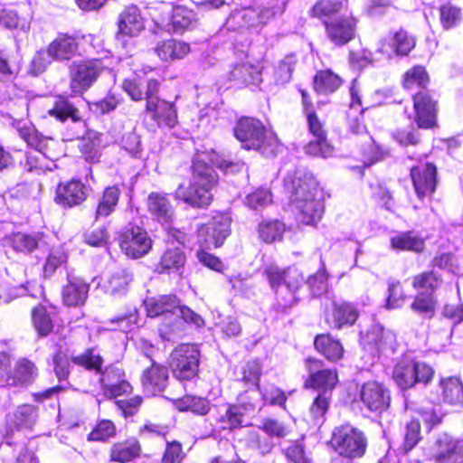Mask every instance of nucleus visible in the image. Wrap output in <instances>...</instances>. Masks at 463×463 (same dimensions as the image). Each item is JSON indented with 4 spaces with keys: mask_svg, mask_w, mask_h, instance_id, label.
<instances>
[{
    "mask_svg": "<svg viewBox=\"0 0 463 463\" xmlns=\"http://www.w3.org/2000/svg\"><path fill=\"white\" fill-rule=\"evenodd\" d=\"M217 184V175L207 165L202 155H198L193 165V175L188 186L180 184L174 193L177 200L194 208H204L211 204L213 190Z\"/></svg>",
    "mask_w": 463,
    "mask_h": 463,
    "instance_id": "obj_2",
    "label": "nucleus"
},
{
    "mask_svg": "<svg viewBox=\"0 0 463 463\" xmlns=\"http://www.w3.org/2000/svg\"><path fill=\"white\" fill-rule=\"evenodd\" d=\"M167 380V369L156 362L144 370L141 376L143 390L148 395L160 394L165 390Z\"/></svg>",
    "mask_w": 463,
    "mask_h": 463,
    "instance_id": "obj_24",
    "label": "nucleus"
},
{
    "mask_svg": "<svg viewBox=\"0 0 463 463\" xmlns=\"http://www.w3.org/2000/svg\"><path fill=\"white\" fill-rule=\"evenodd\" d=\"M48 114L61 122L69 118L73 121L80 119L79 110L62 97L55 99L53 107L48 110Z\"/></svg>",
    "mask_w": 463,
    "mask_h": 463,
    "instance_id": "obj_43",
    "label": "nucleus"
},
{
    "mask_svg": "<svg viewBox=\"0 0 463 463\" xmlns=\"http://www.w3.org/2000/svg\"><path fill=\"white\" fill-rule=\"evenodd\" d=\"M80 151L86 161L90 163L99 162L101 155L99 137L95 136L93 140L90 137L84 138L80 146Z\"/></svg>",
    "mask_w": 463,
    "mask_h": 463,
    "instance_id": "obj_59",
    "label": "nucleus"
},
{
    "mask_svg": "<svg viewBox=\"0 0 463 463\" xmlns=\"http://www.w3.org/2000/svg\"><path fill=\"white\" fill-rule=\"evenodd\" d=\"M332 445L341 456L359 458L364 454L367 443L361 430L350 424H344L335 429Z\"/></svg>",
    "mask_w": 463,
    "mask_h": 463,
    "instance_id": "obj_8",
    "label": "nucleus"
},
{
    "mask_svg": "<svg viewBox=\"0 0 463 463\" xmlns=\"http://www.w3.org/2000/svg\"><path fill=\"white\" fill-rule=\"evenodd\" d=\"M71 362L87 370L100 374L99 382L108 398H115L131 392L132 386L125 379L124 372L118 366H109L102 371L103 358L94 348L87 349L84 353L72 356Z\"/></svg>",
    "mask_w": 463,
    "mask_h": 463,
    "instance_id": "obj_3",
    "label": "nucleus"
},
{
    "mask_svg": "<svg viewBox=\"0 0 463 463\" xmlns=\"http://www.w3.org/2000/svg\"><path fill=\"white\" fill-rule=\"evenodd\" d=\"M118 39L125 36L137 37L145 29L144 19L136 5L126 7L118 15Z\"/></svg>",
    "mask_w": 463,
    "mask_h": 463,
    "instance_id": "obj_22",
    "label": "nucleus"
},
{
    "mask_svg": "<svg viewBox=\"0 0 463 463\" xmlns=\"http://www.w3.org/2000/svg\"><path fill=\"white\" fill-rule=\"evenodd\" d=\"M155 52L164 61L180 60L190 52V45L184 42L168 39L157 43Z\"/></svg>",
    "mask_w": 463,
    "mask_h": 463,
    "instance_id": "obj_30",
    "label": "nucleus"
},
{
    "mask_svg": "<svg viewBox=\"0 0 463 463\" xmlns=\"http://www.w3.org/2000/svg\"><path fill=\"white\" fill-rule=\"evenodd\" d=\"M215 326L220 329L223 336L227 338L239 336L241 333V326L238 319L232 316L220 317L215 322Z\"/></svg>",
    "mask_w": 463,
    "mask_h": 463,
    "instance_id": "obj_57",
    "label": "nucleus"
},
{
    "mask_svg": "<svg viewBox=\"0 0 463 463\" xmlns=\"http://www.w3.org/2000/svg\"><path fill=\"white\" fill-rule=\"evenodd\" d=\"M437 301L432 293H419L411 305V308L418 315L430 318L435 314Z\"/></svg>",
    "mask_w": 463,
    "mask_h": 463,
    "instance_id": "obj_45",
    "label": "nucleus"
},
{
    "mask_svg": "<svg viewBox=\"0 0 463 463\" xmlns=\"http://www.w3.org/2000/svg\"><path fill=\"white\" fill-rule=\"evenodd\" d=\"M356 21L353 16H346L326 23L328 38L336 45H344L354 37Z\"/></svg>",
    "mask_w": 463,
    "mask_h": 463,
    "instance_id": "obj_25",
    "label": "nucleus"
},
{
    "mask_svg": "<svg viewBox=\"0 0 463 463\" xmlns=\"http://www.w3.org/2000/svg\"><path fill=\"white\" fill-rule=\"evenodd\" d=\"M434 463H460L463 461V441L448 433L437 436L431 447Z\"/></svg>",
    "mask_w": 463,
    "mask_h": 463,
    "instance_id": "obj_14",
    "label": "nucleus"
},
{
    "mask_svg": "<svg viewBox=\"0 0 463 463\" xmlns=\"http://www.w3.org/2000/svg\"><path fill=\"white\" fill-rule=\"evenodd\" d=\"M33 322L39 335L45 336L52 329V322L45 308L42 306L36 307L32 312Z\"/></svg>",
    "mask_w": 463,
    "mask_h": 463,
    "instance_id": "obj_53",
    "label": "nucleus"
},
{
    "mask_svg": "<svg viewBox=\"0 0 463 463\" xmlns=\"http://www.w3.org/2000/svg\"><path fill=\"white\" fill-rule=\"evenodd\" d=\"M179 300L174 295H163L145 300V307L150 317H165V318L176 315Z\"/></svg>",
    "mask_w": 463,
    "mask_h": 463,
    "instance_id": "obj_28",
    "label": "nucleus"
},
{
    "mask_svg": "<svg viewBox=\"0 0 463 463\" xmlns=\"http://www.w3.org/2000/svg\"><path fill=\"white\" fill-rule=\"evenodd\" d=\"M231 218L222 213H218L204 224L198 228L199 241L206 247H220L231 233Z\"/></svg>",
    "mask_w": 463,
    "mask_h": 463,
    "instance_id": "obj_12",
    "label": "nucleus"
},
{
    "mask_svg": "<svg viewBox=\"0 0 463 463\" xmlns=\"http://www.w3.org/2000/svg\"><path fill=\"white\" fill-rule=\"evenodd\" d=\"M238 403L243 408L245 412L260 409L263 402L260 386H252L245 392L241 393L238 397Z\"/></svg>",
    "mask_w": 463,
    "mask_h": 463,
    "instance_id": "obj_48",
    "label": "nucleus"
},
{
    "mask_svg": "<svg viewBox=\"0 0 463 463\" xmlns=\"http://www.w3.org/2000/svg\"><path fill=\"white\" fill-rule=\"evenodd\" d=\"M441 315L451 322V325L445 332L446 338L448 339L452 334L453 326L463 321V304L460 302L446 304L442 308Z\"/></svg>",
    "mask_w": 463,
    "mask_h": 463,
    "instance_id": "obj_54",
    "label": "nucleus"
},
{
    "mask_svg": "<svg viewBox=\"0 0 463 463\" xmlns=\"http://www.w3.org/2000/svg\"><path fill=\"white\" fill-rule=\"evenodd\" d=\"M233 132L245 149L259 150L266 156H273L279 150L276 135L267 131L260 120L242 118L237 122Z\"/></svg>",
    "mask_w": 463,
    "mask_h": 463,
    "instance_id": "obj_4",
    "label": "nucleus"
},
{
    "mask_svg": "<svg viewBox=\"0 0 463 463\" xmlns=\"http://www.w3.org/2000/svg\"><path fill=\"white\" fill-rule=\"evenodd\" d=\"M89 195V188L77 179L60 184L56 190L55 201L62 206L71 207L80 204Z\"/></svg>",
    "mask_w": 463,
    "mask_h": 463,
    "instance_id": "obj_21",
    "label": "nucleus"
},
{
    "mask_svg": "<svg viewBox=\"0 0 463 463\" xmlns=\"http://www.w3.org/2000/svg\"><path fill=\"white\" fill-rule=\"evenodd\" d=\"M415 121L420 128H431L436 125V102L425 91H419L413 97Z\"/></svg>",
    "mask_w": 463,
    "mask_h": 463,
    "instance_id": "obj_20",
    "label": "nucleus"
},
{
    "mask_svg": "<svg viewBox=\"0 0 463 463\" xmlns=\"http://www.w3.org/2000/svg\"><path fill=\"white\" fill-rule=\"evenodd\" d=\"M104 68L102 61L98 59L72 62L71 77L73 91L89 89L96 81Z\"/></svg>",
    "mask_w": 463,
    "mask_h": 463,
    "instance_id": "obj_15",
    "label": "nucleus"
},
{
    "mask_svg": "<svg viewBox=\"0 0 463 463\" xmlns=\"http://www.w3.org/2000/svg\"><path fill=\"white\" fill-rule=\"evenodd\" d=\"M184 262L185 256L180 249H167L161 256L160 261L156 269L160 273L178 270L184 266Z\"/></svg>",
    "mask_w": 463,
    "mask_h": 463,
    "instance_id": "obj_41",
    "label": "nucleus"
},
{
    "mask_svg": "<svg viewBox=\"0 0 463 463\" xmlns=\"http://www.w3.org/2000/svg\"><path fill=\"white\" fill-rule=\"evenodd\" d=\"M134 279L132 271L127 268H117L112 270L104 281L103 288L107 294L114 298L127 294L130 283Z\"/></svg>",
    "mask_w": 463,
    "mask_h": 463,
    "instance_id": "obj_26",
    "label": "nucleus"
},
{
    "mask_svg": "<svg viewBox=\"0 0 463 463\" xmlns=\"http://www.w3.org/2000/svg\"><path fill=\"white\" fill-rule=\"evenodd\" d=\"M307 284L314 297H319L326 292L327 274L324 264L317 272L307 279Z\"/></svg>",
    "mask_w": 463,
    "mask_h": 463,
    "instance_id": "obj_55",
    "label": "nucleus"
},
{
    "mask_svg": "<svg viewBox=\"0 0 463 463\" xmlns=\"http://www.w3.org/2000/svg\"><path fill=\"white\" fill-rule=\"evenodd\" d=\"M258 10L255 8H245L230 14L227 24L235 29L236 27H258L260 20Z\"/></svg>",
    "mask_w": 463,
    "mask_h": 463,
    "instance_id": "obj_40",
    "label": "nucleus"
},
{
    "mask_svg": "<svg viewBox=\"0 0 463 463\" xmlns=\"http://www.w3.org/2000/svg\"><path fill=\"white\" fill-rule=\"evenodd\" d=\"M285 186L290 194L297 219L307 225L317 224L322 217L324 205L313 177L297 171L294 176L288 175L285 178Z\"/></svg>",
    "mask_w": 463,
    "mask_h": 463,
    "instance_id": "obj_1",
    "label": "nucleus"
},
{
    "mask_svg": "<svg viewBox=\"0 0 463 463\" xmlns=\"http://www.w3.org/2000/svg\"><path fill=\"white\" fill-rule=\"evenodd\" d=\"M433 374V369L425 363L403 358L396 364L392 378L399 387L405 390L417 383H428Z\"/></svg>",
    "mask_w": 463,
    "mask_h": 463,
    "instance_id": "obj_9",
    "label": "nucleus"
},
{
    "mask_svg": "<svg viewBox=\"0 0 463 463\" xmlns=\"http://www.w3.org/2000/svg\"><path fill=\"white\" fill-rule=\"evenodd\" d=\"M116 433V427L111 420H100L89 434V440L104 441Z\"/></svg>",
    "mask_w": 463,
    "mask_h": 463,
    "instance_id": "obj_62",
    "label": "nucleus"
},
{
    "mask_svg": "<svg viewBox=\"0 0 463 463\" xmlns=\"http://www.w3.org/2000/svg\"><path fill=\"white\" fill-rule=\"evenodd\" d=\"M89 285L79 278H71L62 290V300L67 306H80L88 298Z\"/></svg>",
    "mask_w": 463,
    "mask_h": 463,
    "instance_id": "obj_31",
    "label": "nucleus"
},
{
    "mask_svg": "<svg viewBox=\"0 0 463 463\" xmlns=\"http://www.w3.org/2000/svg\"><path fill=\"white\" fill-rule=\"evenodd\" d=\"M334 325L336 328H342L345 326H352L358 318V311L350 303L340 302L333 303Z\"/></svg>",
    "mask_w": 463,
    "mask_h": 463,
    "instance_id": "obj_38",
    "label": "nucleus"
},
{
    "mask_svg": "<svg viewBox=\"0 0 463 463\" xmlns=\"http://www.w3.org/2000/svg\"><path fill=\"white\" fill-rule=\"evenodd\" d=\"M415 45V37L407 31L400 29L392 34L389 41L385 38L379 42L376 53L383 59L390 60L393 55H408Z\"/></svg>",
    "mask_w": 463,
    "mask_h": 463,
    "instance_id": "obj_16",
    "label": "nucleus"
},
{
    "mask_svg": "<svg viewBox=\"0 0 463 463\" xmlns=\"http://www.w3.org/2000/svg\"><path fill=\"white\" fill-rule=\"evenodd\" d=\"M413 186L419 199L430 196L436 190L437 169L431 163L420 164L411 170Z\"/></svg>",
    "mask_w": 463,
    "mask_h": 463,
    "instance_id": "obj_19",
    "label": "nucleus"
},
{
    "mask_svg": "<svg viewBox=\"0 0 463 463\" xmlns=\"http://www.w3.org/2000/svg\"><path fill=\"white\" fill-rule=\"evenodd\" d=\"M441 284V279L433 271L422 272L413 278L412 287L416 289L435 291Z\"/></svg>",
    "mask_w": 463,
    "mask_h": 463,
    "instance_id": "obj_52",
    "label": "nucleus"
},
{
    "mask_svg": "<svg viewBox=\"0 0 463 463\" xmlns=\"http://www.w3.org/2000/svg\"><path fill=\"white\" fill-rule=\"evenodd\" d=\"M272 202V195L269 189L260 188L246 197V204L252 209L263 208Z\"/></svg>",
    "mask_w": 463,
    "mask_h": 463,
    "instance_id": "obj_61",
    "label": "nucleus"
},
{
    "mask_svg": "<svg viewBox=\"0 0 463 463\" xmlns=\"http://www.w3.org/2000/svg\"><path fill=\"white\" fill-rule=\"evenodd\" d=\"M171 24L175 33H181L185 29L192 28L196 24V14L192 10L183 5L173 8Z\"/></svg>",
    "mask_w": 463,
    "mask_h": 463,
    "instance_id": "obj_37",
    "label": "nucleus"
},
{
    "mask_svg": "<svg viewBox=\"0 0 463 463\" xmlns=\"http://www.w3.org/2000/svg\"><path fill=\"white\" fill-rule=\"evenodd\" d=\"M364 348L373 355H388L395 352L396 335L393 332L380 326H373L363 337Z\"/></svg>",
    "mask_w": 463,
    "mask_h": 463,
    "instance_id": "obj_17",
    "label": "nucleus"
},
{
    "mask_svg": "<svg viewBox=\"0 0 463 463\" xmlns=\"http://www.w3.org/2000/svg\"><path fill=\"white\" fill-rule=\"evenodd\" d=\"M360 400L367 410L381 413L389 407L391 396L389 390L383 383L369 381L362 385Z\"/></svg>",
    "mask_w": 463,
    "mask_h": 463,
    "instance_id": "obj_18",
    "label": "nucleus"
},
{
    "mask_svg": "<svg viewBox=\"0 0 463 463\" xmlns=\"http://www.w3.org/2000/svg\"><path fill=\"white\" fill-rule=\"evenodd\" d=\"M439 387L445 402L449 404H458L463 402V386L458 378L449 377L442 379L440 381Z\"/></svg>",
    "mask_w": 463,
    "mask_h": 463,
    "instance_id": "obj_39",
    "label": "nucleus"
},
{
    "mask_svg": "<svg viewBox=\"0 0 463 463\" xmlns=\"http://www.w3.org/2000/svg\"><path fill=\"white\" fill-rule=\"evenodd\" d=\"M178 407L182 411H191L199 415H205L209 411L208 402L199 397L186 396L179 402Z\"/></svg>",
    "mask_w": 463,
    "mask_h": 463,
    "instance_id": "obj_58",
    "label": "nucleus"
},
{
    "mask_svg": "<svg viewBox=\"0 0 463 463\" xmlns=\"http://www.w3.org/2000/svg\"><path fill=\"white\" fill-rule=\"evenodd\" d=\"M38 411L32 404L18 406L10 418V421L18 430L31 429L36 422Z\"/></svg>",
    "mask_w": 463,
    "mask_h": 463,
    "instance_id": "obj_36",
    "label": "nucleus"
},
{
    "mask_svg": "<svg viewBox=\"0 0 463 463\" xmlns=\"http://www.w3.org/2000/svg\"><path fill=\"white\" fill-rule=\"evenodd\" d=\"M341 8L342 2L339 0H320L314 5L312 14L321 18L338 13Z\"/></svg>",
    "mask_w": 463,
    "mask_h": 463,
    "instance_id": "obj_64",
    "label": "nucleus"
},
{
    "mask_svg": "<svg viewBox=\"0 0 463 463\" xmlns=\"http://www.w3.org/2000/svg\"><path fill=\"white\" fill-rule=\"evenodd\" d=\"M263 274L275 290L279 305L283 308L292 307L298 300L297 291L304 281L300 270L295 267L282 269L270 264L265 267Z\"/></svg>",
    "mask_w": 463,
    "mask_h": 463,
    "instance_id": "obj_5",
    "label": "nucleus"
},
{
    "mask_svg": "<svg viewBox=\"0 0 463 463\" xmlns=\"http://www.w3.org/2000/svg\"><path fill=\"white\" fill-rule=\"evenodd\" d=\"M146 109L158 127L173 128L177 122V113L173 102L165 99H148Z\"/></svg>",
    "mask_w": 463,
    "mask_h": 463,
    "instance_id": "obj_23",
    "label": "nucleus"
},
{
    "mask_svg": "<svg viewBox=\"0 0 463 463\" xmlns=\"http://www.w3.org/2000/svg\"><path fill=\"white\" fill-rule=\"evenodd\" d=\"M305 367L309 373V377L305 383L306 386L316 389L319 392L328 391V394L332 395V390L338 382L336 371L324 368L323 362L316 358L306 359Z\"/></svg>",
    "mask_w": 463,
    "mask_h": 463,
    "instance_id": "obj_13",
    "label": "nucleus"
},
{
    "mask_svg": "<svg viewBox=\"0 0 463 463\" xmlns=\"http://www.w3.org/2000/svg\"><path fill=\"white\" fill-rule=\"evenodd\" d=\"M330 400L331 394H328V391L317 394L310 407V414L314 420H323L329 408Z\"/></svg>",
    "mask_w": 463,
    "mask_h": 463,
    "instance_id": "obj_60",
    "label": "nucleus"
},
{
    "mask_svg": "<svg viewBox=\"0 0 463 463\" xmlns=\"http://www.w3.org/2000/svg\"><path fill=\"white\" fill-rule=\"evenodd\" d=\"M341 79L329 70L318 71L314 79V88L318 93L328 94L341 85Z\"/></svg>",
    "mask_w": 463,
    "mask_h": 463,
    "instance_id": "obj_42",
    "label": "nucleus"
},
{
    "mask_svg": "<svg viewBox=\"0 0 463 463\" xmlns=\"http://www.w3.org/2000/svg\"><path fill=\"white\" fill-rule=\"evenodd\" d=\"M296 64L297 57L295 54L286 55L275 69L274 77L276 82L279 84L288 82Z\"/></svg>",
    "mask_w": 463,
    "mask_h": 463,
    "instance_id": "obj_50",
    "label": "nucleus"
},
{
    "mask_svg": "<svg viewBox=\"0 0 463 463\" xmlns=\"http://www.w3.org/2000/svg\"><path fill=\"white\" fill-rule=\"evenodd\" d=\"M261 71L260 64H253L249 61H243L232 66L229 72V80L233 81L234 84L241 85H258L261 82Z\"/></svg>",
    "mask_w": 463,
    "mask_h": 463,
    "instance_id": "obj_27",
    "label": "nucleus"
},
{
    "mask_svg": "<svg viewBox=\"0 0 463 463\" xmlns=\"http://www.w3.org/2000/svg\"><path fill=\"white\" fill-rule=\"evenodd\" d=\"M405 294L399 281L390 280L388 282V298L386 300V307L389 309L399 308L405 302Z\"/></svg>",
    "mask_w": 463,
    "mask_h": 463,
    "instance_id": "obj_56",
    "label": "nucleus"
},
{
    "mask_svg": "<svg viewBox=\"0 0 463 463\" xmlns=\"http://www.w3.org/2000/svg\"><path fill=\"white\" fill-rule=\"evenodd\" d=\"M428 82L429 76L425 68L419 65L409 70L403 79V86L406 89H413L414 87L425 88Z\"/></svg>",
    "mask_w": 463,
    "mask_h": 463,
    "instance_id": "obj_51",
    "label": "nucleus"
},
{
    "mask_svg": "<svg viewBox=\"0 0 463 463\" xmlns=\"http://www.w3.org/2000/svg\"><path fill=\"white\" fill-rule=\"evenodd\" d=\"M260 392L263 404L283 406L286 402L287 397L284 392L273 384L264 386Z\"/></svg>",
    "mask_w": 463,
    "mask_h": 463,
    "instance_id": "obj_63",
    "label": "nucleus"
},
{
    "mask_svg": "<svg viewBox=\"0 0 463 463\" xmlns=\"http://www.w3.org/2000/svg\"><path fill=\"white\" fill-rule=\"evenodd\" d=\"M462 18L460 8L445 4L439 7V21L445 30H449L459 24Z\"/></svg>",
    "mask_w": 463,
    "mask_h": 463,
    "instance_id": "obj_49",
    "label": "nucleus"
},
{
    "mask_svg": "<svg viewBox=\"0 0 463 463\" xmlns=\"http://www.w3.org/2000/svg\"><path fill=\"white\" fill-rule=\"evenodd\" d=\"M390 243L391 248L396 251L420 252L425 246L424 240L414 232H399L391 237Z\"/></svg>",
    "mask_w": 463,
    "mask_h": 463,
    "instance_id": "obj_33",
    "label": "nucleus"
},
{
    "mask_svg": "<svg viewBox=\"0 0 463 463\" xmlns=\"http://www.w3.org/2000/svg\"><path fill=\"white\" fill-rule=\"evenodd\" d=\"M37 375V369L34 364L27 359H20L15 366L14 374H11L14 385H24L31 383Z\"/></svg>",
    "mask_w": 463,
    "mask_h": 463,
    "instance_id": "obj_44",
    "label": "nucleus"
},
{
    "mask_svg": "<svg viewBox=\"0 0 463 463\" xmlns=\"http://www.w3.org/2000/svg\"><path fill=\"white\" fill-rule=\"evenodd\" d=\"M245 413L243 408L239 403L229 405L225 413L220 418L221 427L223 430H233L241 427Z\"/></svg>",
    "mask_w": 463,
    "mask_h": 463,
    "instance_id": "obj_46",
    "label": "nucleus"
},
{
    "mask_svg": "<svg viewBox=\"0 0 463 463\" xmlns=\"http://www.w3.org/2000/svg\"><path fill=\"white\" fill-rule=\"evenodd\" d=\"M119 247L122 252L132 259L146 255L152 248V240L146 230L139 226H127L121 232Z\"/></svg>",
    "mask_w": 463,
    "mask_h": 463,
    "instance_id": "obj_11",
    "label": "nucleus"
},
{
    "mask_svg": "<svg viewBox=\"0 0 463 463\" xmlns=\"http://www.w3.org/2000/svg\"><path fill=\"white\" fill-rule=\"evenodd\" d=\"M141 447L135 439L115 443L110 449L111 461L126 463L140 455Z\"/></svg>",
    "mask_w": 463,
    "mask_h": 463,
    "instance_id": "obj_34",
    "label": "nucleus"
},
{
    "mask_svg": "<svg viewBox=\"0 0 463 463\" xmlns=\"http://www.w3.org/2000/svg\"><path fill=\"white\" fill-rule=\"evenodd\" d=\"M146 205L151 216L163 225L174 240L183 243L184 234L171 226L174 220V208L166 195L152 192L147 196Z\"/></svg>",
    "mask_w": 463,
    "mask_h": 463,
    "instance_id": "obj_10",
    "label": "nucleus"
},
{
    "mask_svg": "<svg viewBox=\"0 0 463 463\" xmlns=\"http://www.w3.org/2000/svg\"><path fill=\"white\" fill-rule=\"evenodd\" d=\"M120 194L121 191L117 185L109 186L103 191L96 206V221L109 217L116 210Z\"/></svg>",
    "mask_w": 463,
    "mask_h": 463,
    "instance_id": "obj_32",
    "label": "nucleus"
},
{
    "mask_svg": "<svg viewBox=\"0 0 463 463\" xmlns=\"http://www.w3.org/2000/svg\"><path fill=\"white\" fill-rule=\"evenodd\" d=\"M3 241L5 246H10L14 250L23 253H31L33 250L41 248L43 243L42 235L23 232L5 236Z\"/></svg>",
    "mask_w": 463,
    "mask_h": 463,
    "instance_id": "obj_29",
    "label": "nucleus"
},
{
    "mask_svg": "<svg viewBox=\"0 0 463 463\" xmlns=\"http://www.w3.org/2000/svg\"><path fill=\"white\" fill-rule=\"evenodd\" d=\"M200 352L196 345L183 344L175 347L169 357V367L179 381L194 379L199 371Z\"/></svg>",
    "mask_w": 463,
    "mask_h": 463,
    "instance_id": "obj_7",
    "label": "nucleus"
},
{
    "mask_svg": "<svg viewBox=\"0 0 463 463\" xmlns=\"http://www.w3.org/2000/svg\"><path fill=\"white\" fill-rule=\"evenodd\" d=\"M79 43L73 35L60 33L45 49L38 51L31 62L34 75L43 72L52 61L71 60L78 52Z\"/></svg>",
    "mask_w": 463,
    "mask_h": 463,
    "instance_id": "obj_6",
    "label": "nucleus"
},
{
    "mask_svg": "<svg viewBox=\"0 0 463 463\" xmlns=\"http://www.w3.org/2000/svg\"><path fill=\"white\" fill-rule=\"evenodd\" d=\"M317 351L329 361H337L342 358L344 348L341 343L328 334L318 335L314 340Z\"/></svg>",
    "mask_w": 463,
    "mask_h": 463,
    "instance_id": "obj_35",
    "label": "nucleus"
},
{
    "mask_svg": "<svg viewBox=\"0 0 463 463\" xmlns=\"http://www.w3.org/2000/svg\"><path fill=\"white\" fill-rule=\"evenodd\" d=\"M285 232V225L279 221L263 222L259 225L260 238L265 242L279 241Z\"/></svg>",
    "mask_w": 463,
    "mask_h": 463,
    "instance_id": "obj_47",
    "label": "nucleus"
}]
</instances>
